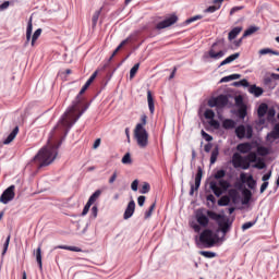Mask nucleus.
<instances>
[{"label": "nucleus", "mask_w": 279, "mask_h": 279, "mask_svg": "<svg viewBox=\"0 0 279 279\" xmlns=\"http://www.w3.org/2000/svg\"><path fill=\"white\" fill-rule=\"evenodd\" d=\"M89 86L84 85L76 96L75 101H73L72 106L66 109L61 119L59 120L57 126L54 128V132H60V134H64L66 136L69 134V130L80 121V118L86 110H88V104L82 99V95L88 90Z\"/></svg>", "instance_id": "f257e3e1"}, {"label": "nucleus", "mask_w": 279, "mask_h": 279, "mask_svg": "<svg viewBox=\"0 0 279 279\" xmlns=\"http://www.w3.org/2000/svg\"><path fill=\"white\" fill-rule=\"evenodd\" d=\"M62 145V142H59L57 146L52 147H44L38 154L34 157V162H37L39 169L43 167H49L52 160H56V156H58V147Z\"/></svg>", "instance_id": "f03ea898"}, {"label": "nucleus", "mask_w": 279, "mask_h": 279, "mask_svg": "<svg viewBox=\"0 0 279 279\" xmlns=\"http://www.w3.org/2000/svg\"><path fill=\"white\" fill-rule=\"evenodd\" d=\"M215 181H210L209 182V189L213 191L214 195H216V197H221V195H223V193H226V191H228V189H230L231 184L228 182V180H225L223 178H226V170H218L215 174H214Z\"/></svg>", "instance_id": "7ed1b4c3"}, {"label": "nucleus", "mask_w": 279, "mask_h": 279, "mask_svg": "<svg viewBox=\"0 0 279 279\" xmlns=\"http://www.w3.org/2000/svg\"><path fill=\"white\" fill-rule=\"evenodd\" d=\"M147 125V117L145 114L141 116V123H137L134 129V138L136 140V143L138 147L142 149H145L147 145H149V133H147V130L145 126Z\"/></svg>", "instance_id": "20e7f679"}, {"label": "nucleus", "mask_w": 279, "mask_h": 279, "mask_svg": "<svg viewBox=\"0 0 279 279\" xmlns=\"http://www.w3.org/2000/svg\"><path fill=\"white\" fill-rule=\"evenodd\" d=\"M206 215L209 217V219H211L213 221H216L222 234H228V232H230V229L232 228V220H230L228 216L217 214L209 209L206 210Z\"/></svg>", "instance_id": "39448f33"}, {"label": "nucleus", "mask_w": 279, "mask_h": 279, "mask_svg": "<svg viewBox=\"0 0 279 279\" xmlns=\"http://www.w3.org/2000/svg\"><path fill=\"white\" fill-rule=\"evenodd\" d=\"M217 235L210 229H205L199 235V242L205 247H213L217 243Z\"/></svg>", "instance_id": "423d86ee"}, {"label": "nucleus", "mask_w": 279, "mask_h": 279, "mask_svg": "<svg viewBox=\"0 0 279 279\" xmlns=\"http://www.w3.org/2000/svg\"><path fill=\"white\" fill-rule=\"evenodd\" d=\"M228 195L229 196H222L219 201H218V206H228L230 204V199H232L233 204H236V202H239V191H236V189H231L228 191Z\"/></svg>", "instance_id": "0eeeda50"}, {"label": "nucleus", "mask_w": 279, "mask_h": 279, "mask_svg": "<svg viewBox=\"0 0 279 279\" xmlns=\"http://www.w3.org/2000/svg\"><path fill=\"white\" fill-rule=\"evenodd\" d=\"M231 162L234 169H250V163L246 162L245 157L241 156L239 153L233 154Z\"/></svg>", "instance_id": "6e6552de"}, {"label": "nucleus", "mask_w": 279, "mask_h": 279, "mask_svg": "<svg viewBox=\"0 0 279 279\" xmlns=\"http://www.w3.org/2000/svg\"><path fill=\"white\" fill-rule=\"evenodd\" d=\"M235 136L238 138H252L254 136V129L252 125H247L245 129V125L241 124L235 129Z\"/></svg>", "instance_id": "1a4fd4ad"}, {"label": "nucleus", "mask_w": 279, "mask_h": 279, "mask_svg": "<svg viewBox=\"0 0 279 279\" xmlns=\"http://www.w3.org/2000/svg\"><path fill=\"white\" fill-rule=\"evenodd\" d=\"M220 43L221 40H218L211 45V48L208 51V56L209 58H211V60H220V58H223L226 56V51H217V47L220 45Z\"/></svg>", "instance_id": "9d476101"}, {"label": "nucleus", "mask_w": 279, "mask_h": 279, "mask_svg": "<svg viewBox=\"0 0 279 279\" xmlns=\"http://www.w3.org/2000/svg\"><path fill=\"white\" fill-rule=\"evenodd\" d=\"M14 185H10L7 190H4V192L0 196L1 204H9V202H12V199H14L16 195L14 193Z\"/></svg>", "instance_id": "9b49d317"}, {"label": "nucleus", "mask_w": 279, "mask_h": 279, "mask_svg": "<svg viewBox=\"0 0 279 279\" xmlns=\"http://www.w3.org/2000/svg\"><path fill=\"white\" fill-rule=\"evenodd\" d=\"M178 23V15L171 14L166 20L157 23L156 29H167V27H171V25H175Z\"/></svg>", "instance_id": "f8f14e48"}, {"label": "nucleus", "mask_w": 279, "mask_h": 279, "mask_svg": "<svg viewBox=\"0 0 279 279\" xmlns=\"http://www.w3.org/2000/svg\"><path fill=\"white\" fill-rule=\"evenodd\" d=\"M203 177H204V170H202V167H198L197 173L195 175V184H191L190 195H194L195 191H199V186H202Z\"/></svg>", "instance_id": "ddd939ff"}, {"label": "nucleus", "mask_w": 279, "mask_h": 279, "mask_svg": "<svg viewBox=\"0 0 279 279\" xmlns=\"http://www.w3.org/2000/svg\"><path fill=\"white\" fill-rule=\"evenodd\" d=\"M210 217H208V214H203L202 210H197L196 213V221L198 225H201L202 228H208V223L210 222Z\"/></svg>", "instance_id": "4468645a"}, {"label": "nucleus", "mask_w": 279, "mask_h": 279, "mask_svg": "<svg viewBox=\"0 0 279 279\" xmlns=\"http://www.w3.org/2000/svg\"><path fill=\"white\" fill-rule=\"evenodd\" d=\"M240 180L242 184H247L248 189H256V180H254L252 174L247 177L245 172H242L240 174Z\"/></svg>", "instance_id": "2eb2a0df"}, {"label": "nucleus", "mask_w": 279, "mask_h": 279, "mask_svg": "<svg viewBox=\"0 0 279 279\" xmlns=\"http://www.w3.org/2000/svg\"><path fill=\"white\" fill-rule=\"evenodd\" d=\"M19 134V126H15L13 131L9 134V136L3 141V143H0V149L3 147V145H10L12 141L16 138Z\"/></svg>", "instance_id": "dca6fc26"}, {"label": "nucleus", "mask_w": 279, "mask_h": 279, "mask_svg": "<svg viewBox=\"0 0 279 279\" xmlns=\"http://www.w3.org/2000/svg\"><path fill=\"white\" fill-rule=\"evenodd\" d=\"M134 210H136V203L131 201L124 211L123 219H130L134 215Z\"/></svg>", "instance_id": "f3484780"}, {"label": "nucleus", "mask_w": 279, "mask_h": 279, "mask_svg": "<svg viewBox=\"0 0 279 279\" xmlns=\"http://www.w3.org/2000/svg\"><path fill=\"white\" fill-rule=\"evenodd\" d=\"M240 154H250L252 151V144L250 142L241 143L236 146Z\"/></svg>", "instance_id": "a211bd4d"}, {"label": "nucleus", "mask_w": 279, "mask_h": 279, "mask_svg": "<svg viewBox=\"0 0 279 279\" xmlns=\"http://www.w3.org/2000/svg\"><path fill=\"white\" fill-rule=\"evenodd\" d=\"M241 57V53L235 52L231 56H229L228 58H226L222 62H220L219 66H226V64H230L231 62H234V60H238V58Z\"/></svg>", "instance_id": "6ab92c4d"}, {"label": "nucleus", "mask_w": 279, "mask_h": 279, "mask_svg": "<svg viewBox=\"0 0 279 279\" xmlns=\"http://www.w3.org/2000/svg\"><path fill=\"white\" fill-rule=\"evenodd\" d=\"M131 38L128 37L126 39L122 40L121 44L117 47V49L112 52L111 57L109 58V62L112 61V58H114V56H117L119 53V51H121V49H123V47H125V45H128V43H130Z\"/></svg>", "instance_id": "aec40b11"}, {"label": "nucleus", "mask_w": 279, "mask_h": 279, "mask_svg": "<svg viewBox=\"0 0 279 279\" xmlns=\"http://www.w3.org/2000/svg\"><path fill=\"white\" fill-rule=\"evenodd\" d=\"M217 108H226V105L228 104V96L220 95L216 98Z\"/></svg>", "instance_id": "412c9836"}, {"label": "nucleus", "mask_w": 279, "mask_h": 279, "mask_svg": "<svg viewBox=\"0 0 279 279\" xmlns=\"http://www.w3.org/2000/svg\"><path fill=\"white\" fill-rule=\"evenodd\" d=\"M242 32H243V27H241V26L234 27V28L229 33L228 39H229V40H234V38H236V36H239Z\"/></svg>", "instance_id": "4be33fe9"}, {"label": "nucleus", "mask_w": 279, "mask_h": 279, "mask_svg": "<svg viewBox=\"0 0 279 279\" xmlns=\"http://www.w3.org/2000/svg\"><path fill=\"white\" fill-rule=\"evenodd\" d=\"M222 128L225 130H234V128H236V122L232 119H226L222 122Z\"/></svg>", "instance_id": "5701e85b"}, {"label": "nucleus", "mask_w": 279, "mask_h": 279, "mask_svg": "<svg viewBox=\"0 0 279 279\" xmlns=\"http://www.w3.org/2000/svg\"><path fill=\"white\" fill-rule=\"evenodd\" d=\"M147 102H148L150 114H154L155 106H154V96L151 95V90H147Z\"/></svg>", "instance_id": "b1692460"}, {"label": "nucleus", "mask_w": 279, "mask_h": 279, "mask_svg": "<svg viewBox=\"0 0 279 279\" xmlns=\"http://www.w3.org/2000/svg\"><path fill=\"white\" fill-rule=\"evenodd\" d=\"M269 110V106L267 104H260L258 109H257V114L259 119H263L267 114V111Z\"/></svg>", "instance_id": "393cba45"}, {"label": "nucleus", "mask_w": 279, "mask_h": 279, "mask_svg": "<svg viewBox=\"0 0 279 279\" xmlns=\"http://www.w3.org/2000/svg\"><path fill=\"white\" fill-rule=\"evenodd\" d=\"M248 93H251V95H254V97H260V95H263V88L256 85H252L248 88Z\"/></svg>", "instance_id": "a878e982"}, {"label": "nucleus", "mask_w": 279, "mask_h": 279, "mask_svg": "<svg viewBox=\"0 0 279 279\" xmlns=\"http://www.w3.org/2000/svg\"><path fill=\"white\" fill-rule=\"evenodd\" d=\"M244 160L245 162L251 165V162H256L258 160V156L256 155V153L251 151L247 154V156H244Z\"/></svg>", "instance_id": "bb28decb"}, {"label": "nucleus", "mask_w": 279, "mask_h": 279, "mask_svg": "<svg viewBox=\"0 0 279 279\" xmlns=\"http://www.w3.org/2000/svg\"><path fill=\"white\" fill-rule=\"evenodd\" d=\"M258 29H260V27L258 26H251L248 27L244 33L242 38H247V36H252V34H256V32H258Z\"/></svg>", "instance_id": "cd10ccee"}, {"label": "nucleus", "mask_w": 279, "mask_h": 279, "mask_svg": "<svg viewBox=\"0 0 279 279\" xmlns=\"http://www.w3.org/2000/svg\"><path fill=\"white\" fill-rule=\"evenodd\" d=\"M267 53H270V56H279V51L272 50L271 48H263L259 50V56H267Z\"/></svg>", "instance_id": "c85d7f7f"}, {"label": "nucleus", "mask_w": 279, "mask_h": 279, "mask_svg": "<svg viewBox=\"0 0 279 279\" xmlns=\"http://www.w3.org/2000/svg\"><path fill=\"white\" fill-rule=\"evenodd\" d=\"M36 260L39 265V269H43V248L38 246L36 250Z\"/></svg>", "instance_id": "c756f323"}, {"label": "nucleus", "mask_w": 279, "mask_h": 279, "mask_svg": "<svg viewBox=\"0 0 279 279\" xmlns=\"http://www.w3.org/2000/svg\"><path fill=\"white\" fill-rule=\"evenodd\" d=\"M32 32H33V24L31 19L28 21L27 28H26V45H28L29 40H32Z\"/></svg>", "instance_id": "7c9ffc66"}, {"label": "nucleus", "mask_w": 279, "mask_h": 279, "mask_svg": "<svg viewBox=\"0 0 279 279\" xmlns=\"http://www.w3.org/2000/svg\"><path fill=\"white\" fill-rule=\"evenodd\" d=\"M219 157V146H216L210 156V165H215L217 162V158Z\"/></svg>", "instance_id": "2f4dec72"}, {"label": "nucleus", "mask_w": 279, "mask_h": 279, "mask_svg": "<svg viewBox=\"0 0 279 279\" xmlns=\"http://www.w3.org/2000/svg\"><path fill=\"white\" fill-rule=\"evenodd\" d=\"M56 250H68L69 252H82V248L77 246L59 245Z\"/></svg>", "instance_id": "473e14b6"}, {"label": "nucleus", "mask_w": 279, "mask_h": 279, "mask_svg": "<svg viewBox=\"0 0 279 279\" xmlns=\"http://www.w3.org/2000/svg\"><path fill=\"white\" fill-rule=\"evenodd\" d=\"M98 197H101V190H97L89 198H88V203L89 204H95L98 199Z\"/></svg>", "instance_id": "72a5a7b5"}, {"label": "nucleus", "mask_w": 279, "mask_h": 279, "mask_svg": "<svg viewBox=\"0 0 279 279\" xmlns=\"http://www.w3.org/2000/svg\"><path fill=\"white\" fill-rule=\"evenodd\" d=\"M232 80H241V74H231L229 76H225L220 80L221 83L232 82Z\"/></svg>", "instance_id": "f704fd0d"}, {"label": "nucleus", "mask_w": 279, "mask_h": 279, "mask_svg": "<svg viewBox=\"0 0 279 279\" xmlns=\"http://www.w3.org/2000/svg\"><path fill=\"white\" fill-rule=\"evenodd\" d=\"M40 34H43V28H38L35 31V33L33 34V37H32V47H34V45H36V41L38 40V38H40Z\"/></svg>", "instance_id": "c9c22d12"}, {"label": "nucleus", "mask_w": 279, "mask_h": 279, "mask_svg": "<svg viewBox=\"0 0 279 279\" xmlns=\"http://www.w3.org/2000/svg\"><path fill=\"white\" fill-rule=\"evenodd\" d=\"M265 167H267V165L265 163V160H263L262 158H257V160L253 165V169H265Z\"/></svg>", "instance_id": "e433bc0d"}, {"label": "nucleus", "mask_w": 279, "mask_h": 279, "mask_svg": "<svg viewBox=\"0 0 279 279\" xmlns=\"http://www.w3.org/2000/svg\"><path fill=\"white\" fill-rule=\"evenodd\" d=\"M250 199H252V192L250 190L244 191V198L242 201L243 205L250 204Z\"/></svg>", "instance_id": "4c0bfd02"}, {"label": "nucleus", "mask_w": 279, "mask_h": 279, "mask_svg": "<svg viewBox=\"0 0 279 279\" xmlns=\"http://www.w3.org/2000/svg\"><path fill=\"white\" fill-rule=\"evenodd\" d=\"M100 14H101V10L96 11V12L93 14V17H92V25H93V27H97V22L99 21Z\"/></svg>", "instance_id": "58836bf2"}, {"label": "nucleus", "mask_w": 279, "mask_h": 279, "mask_svg": "<svg viewBox=\"0 0 279 279\" xmlns=\"http://www.w3.org/2000/svg\"><path fill=\"white\" fill-rule=\"evenodd\" d=\"M238 116L240 119L247 117V108L245 106L240 107L238 110Z\"/></svg>", "instance_id": "ea45409f"}, {"label": "nucleus", "mask_w": 279, "mask_h": 279, "mask_svg": "<svg viewBox=\"0 0 279 279\" xmlns=\"http://www.w3.org/2000/svg\"><path fill=\"white\" fill-rule=\"evenodd\" d=\"M149 191H151V186L147 182H145L140 189V193H142V195L149 193Z\"/></svg>", "instance_id": "a19ab883"}, {"label": "nucleus", "mask_w": 279, "mask_h": 279, "mask_svg": "<svg viewBox=\"0 0 279 279\" xmlns=\"http://www.w3.org/2000/svg\"><path fill=\"white\" fill-rule=\"evenodd\" d=\"M201 256H204L205 258H215L217 256V253L210 252V251H201Z\"/></svg>", "instance_id": "79ce46f5"}, {"label": "nucleus", "mask_w": 279, "mask_h": 279, "mask_svg": "<svg viewBox=\"0 0 279 279\" xmlns=\"http://www.w3.org/2000/svg\"><path fill=\"white\" fill-rule=\"evenodd\" d=\"M154 210H156V202H154V203L150 205L149 209L145 213V216H144L145 219H149V217H151Z\"/></svg>", "instance_id": "37998d69"}, {"label": "nucleus", "mask_w": 279, "mask_h": 279, "mask_svg": "<svg viewBox=\"0 0 279 279\" xmlns=\"http://www.w3.org/2000/svg\"><path fill=\"white\" fill-rule=\"evenodd\" d=\"M140 66H141V63H136V64L130 70V77H131V80L136 76V73H138Z\"/></svg>", "instance_id": "c03bdc74"}, {"label": "nucleus", "mask_w": 279, "mask_h": 279, "mask_svg": "<svg viewBox=\"0 0 279 279\" xmlns=\"http://www.w3.org/2000/svg\"><path fill=\"white\" fill-rule=\"evenodd\" d=\"M221 8V4L218 3V5H210L208 7L205 12L206 13H209V14H213L214 12H217V10H220Z\"/></svg>", "instance_id": "a18cd8bd"}, {"label": "nucleus", "mask_w": 279, "mask_h": 279, "mask_svg": "<svg viewBox=\"0 0 279 279\" xmlns=\"http://www.w3.org/2000/svg\"><path fill=\"white\" fill-rule=\"evenodd\" d=\"M122 165H132V156L126 153L122 158Z\"/></svg>", "instance_id": "49530a36"}, {"label": "nucleus", "mask_w": 279, "mask_h": 279, "mask_svg": "<svg viewBox=\"0 0 279 279\" xmlns=\"http://www.w3.org/2000/svg\"><path fill=\"white\" fill-rule=\"evenodd\" d=\"M10 239H11V235L9 234L7 236V240L3 244V251H2V256H5V254L8 253V247H10Z\"/></svg>", "instance_id": "de8ad7c7"}, {"label": "nucleus", "mask_w": 279, "mask_h": 279, "mask_svg": "<svg viewBox=\"0 0 279 279\" xmlns=\"http://www.w3.org/2000/svg\"><path fill=\"white\" fill-rule=\"evenodd\" d=\"M241 10H245V5H240V7H233L230 10V16H234V14H236V12H241Z\"/></svg>", "instance_id": "09e8293b"}, {"label": "nucleus", "mask_w": 279, "mask_h": 279, "mask_svg": "<svg viewBox=\"0 0 279 279\" xmlns=\"http://www.w3.org/2000/svg\"><path fill=\"white\" fill-rule=\"evenodd\" d=\"M203 19L202 15H195L193 17H190L185 21L186 25H191V23H195V21H201Z\"/></svg>", "instance_id": "8fccbe9b"}, {"label": "nucleus", "mask_w": 279, "mask_h": 279, "mask_svg": "<svg viewBox=\"0 0 279 279\" xmlns=\"http://www.w3.org/2000/svg\"><path fill=\"white\" fill-rule=\"evenodd\" d=\"M205 119H210L213 121V119H215V111H213V109H207L205 111Z\"/></svg>", "instance_id": "3c124183"}, {"label": "nucleus", "mask_w": 279, "mask_h": 279, "mask_svg": "<svg viewBox=\"0 0 279 279\" xmlns=\"http://www.w3.org/2000/svg\"><path fill=\"white\" fill-rule=\"evenodd\" d=\"M92 206H93L92 203H89V202L86 203V205L84 206L83 211H82L83 217H86V215H88V210H90Z\"/></svg>", "instance_id": "603ef678"}, {"label": "nucleus", "mask_w": 279, "mask_h": 279, "mask_svg": "<svg viewBox=\"0 0 279 279\" xmlns=\"http://www.w3.org/2000/svg\"><path fill=\"white\" fill-rule=\"evenodd\" d=\"M256 225V221H250V222H245L244 225H242V230H250V228H253Z\"/></svg>", "instance_id": "864d4df0"}, {"label": "nucleus", "mask_w": 279, "mask_h": 279, "mask_svg": "<svg viewBox=\"0 0 279 279\" xmlns=\"http://www.w3.org/2000/svg\"><path fill=\"white\" fill-rule=\"evenodd\" d=\"M233 86H244V87H247V86H250V82H247V80H242L240 82L233 83Z\"/></svg>", "instance_id": "5fc2aeb1"}, {"label": "nucleus", "mask_w": 279, "mask_h": 279, "mask_svg": "<svg viewBox=\"0 0 279 279\" xmlns=\"http://www.w3.org/2000/svg\"><path fill=\"white\" fill-rule=\"evenodd\" d=\"M257 151L259 154V156H267V154H269V150L266 147H258Z\"/></svg>", "instance_id": "6e6d98bb"}, {"label": "nucleus", "mask_w": 279, "mask_h": 279, "mask_svg": "<svg viewBox=\"0 0 279 279\" xmlns=\"http://www.w3.org/2000/svg\"><path fill=\"white\" fill-rule=\"evenodd\" d=\"M117 178H119V172L114 171L109 179V184H114V182H117Z\"/></svg>", "instance_id": "4d7b16f0"}, {"label": "nucleus", "mask_w": 279, "mask_h": 279, "mask_svg": "<svg viewBox=\"0 0 279 279\" xmlns=\"http://www.w3.org/2000/svg\"><path fill=\"white\" fill-rule=\"evenodd\" d=\"M202 136L207 141V143H210L213 141V135L206 133L205 131H202Z\"/></svg>", "instance_id": "13d9d810"}, {"label": "nucleus", "mask_w": 279, "mask_h": 279, "mask_svg": "<svg viewBox=\"0 0 279 279\" xmlns=\"http://www.w3.org/2000/svg\"><path fill=\"white\" fill-rule=\"evenodd\" d=\"M209 125H211V128H215V130H219V128L221 126V124H219V121L215 119L210 120Z\"/></svg>", "instance_id": "bf43d9fd"}, {"label": "nucleus", "mask_w": 279, "mask_h": 279, "mask_svg": "<svg viewBox=\"0 0 279 279\" xmlns=\"http://www.w3.org/2000/svg\"><path fill=\"white\" fill-rule=\"evenodd\" d=\"M271 82H274V77L271 76V74L269 76H265L264 83L266 84V86H269Z\"/></svg>", "instance_id": "052dcab7"}, {"label": "nucleus", "mask_w": 279, "mask_h": 279, "mask_svg": "<svg viewBox=\"0 0 279 279\" xmlns=\"http://www.w3.org/2000/svg\"><path fill=\"white\" fill-rule=\"evenodd\" d=\"M10 8V1H4L2 4H0V11L3 12V10H8Z\"/></svg>", "instance_id": "680f3d73"}, {"label": "nucleus", "mask_w": 279, "mask_h": 279, "mask_svg": "<svg viewBox=\"0 0 279 279\" xmlns=\"http://www.w3.org/2000/svg\"><path fill=\"white\" fill-rule=\"evenodd\" d=\"M145 199H146L145 196H138L137 198L138 206H145Z\"/></svg>", "instance_id": "e2e57ef3"}, {"label": "nucleus", "mask_w": 279, "mask_h": 279, "mask_svg": "<svg viewBox=\"0 0 279 279\" xmlns=\"http://www.w3.org/2000/svg\"><path fill=\"white\" fill-rule=\"evenodd\" d=\"M132 191H138V180H134L131 184Z\"/></svg>", "instance_id": "0e129e2a"}, {"label": "nucleus", "mask_w": 279, "mask_h": 279, "mask_svg": "<svg viewBox=\"0 0 279 279\" xmlns=\"http://www.w3.org/2000/svg\"><path fill=\"white\" fill-rule=\"evenodd\" d=\"M97 213H99V209L97 208V206H93L92 215H93L94 219H97Z\"/></svg>", "instance_id": "69168bd1"}, {"label": "nucleus", "mask_w": 279, "mask_h": 279, "mask_svg": "<svg viewBox=\"0 0 279 279\" xmlns=\"http://www.w3.org/2000/svg\"><path fill=\"white\" fill-rule=\"evenodd\" d=\"M210 149H213V144L208 143L204 146V151H206V154H209Z\"/></svg>", "instance_id": "338daca9"}, {"label": "nucleus", "mask_w": 279, "mask_h": 279, "mask_svg": "<svg viewBox=\"0 0 279 279\" xmlns=\"http://www.w3.org/2000/svg\"><path fill=\"white\" fill-rule=\"evenodd\" d=\"M271 178V171H269L268 173L264 174L262 180L263 182H268L267 180H269Z\"/></svg>", "instance_id": "774afa93"}]
</instances>
